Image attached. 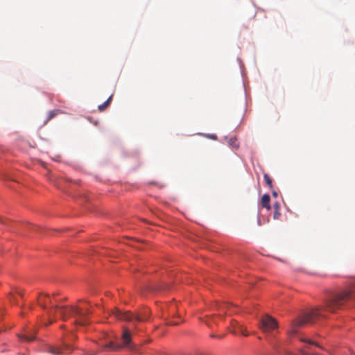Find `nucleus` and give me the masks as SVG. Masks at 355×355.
<instances>
[{"label": "nucleus", "mask_w": 355, "mask_h": 355, "mask_svg": "<svg viewBox=\"0 0 355 355\" xmlns=\"http://www.w3.org/2000/svg\"><path fill=\"white\" fill-rule=\"evenodd\" d=\"M227 306H228V305H227V304H224V305H223V306H221V309H222L223 310H225V309H226L227 308Z\"/></svg>", "instance_id": "nucleus-17"}, {"label": "nucleus", "mask_w": 355, "mask_h": 355, "mask_svg": "<svg viewBox=\"0 0 355 355\" xmlns=\"http://www.w3.org/2000/svg\"><path fill=\"white\" fill-rule=\"evenodd\" d=\"M322 317L321 309L319 308L313 309L305 313L302 317L296 320L293 323V329L290 331L291 335L297 334L296 327H300L308 323H313Z\"/></svg>", "instance_id": "nucleus-4"}, {"label": "nucleus", "mask_w": 355, "mask_h": 355, "mask_svg": "<svg viewBox=\"0 0 355 355\" xmlns=\"http://www.w3.org/2000/svg\"><path fill=\"white\" fill-rule=\"evenodd\" d=\"M179 323L178 322H169V324H171V325H177Z\"/></svg>", "instance_id": "nucleus-18"}, {"label": "nucleus", "mask_w": 355, "mask_h": 355, "mask_svg": "<svg viewBox=\"0 0 355 355\" xmlns=\"http://www.w3.org/2000/svg\"><path fill=\"white\" fill-rule=\"evenodd\" d=\"M60 113H61V111L60 110H51L48 113V116H47L46 120L45 121V123H46L49 121L51 120L53 118H54L55 116H57Z\"/></svg>", "instance_id": "nucleus-12"}, {"label": "nucleus", "mask_w": 355, "mask_h": 355, "mask_svg": "<svg viewBox=\"0 0 355 355\" xmlns=\"http://www.w3.org/2000/svg\"><path fill=\"white\" fill-rule=\"evenodd\" d=\"M17 294L20 296H22V293L21 291H17Z\"/></svg>", "instance_id": "nucleus-20"}, {"label": "nucleus", "mask_w": 355, "mask_h": 355, "mask_svg": "<svg viewBox=\"0 0 355 355\" xmlns=\"http://www.w3.org/2000/svg\"><path fill=\"white\" fill-rule=\"evenodd\" d=\"M273 208H274V210H275L274 211V214H273V218H274V219H278L279 217L281 215L279 204L278 202H275L273 205Z\"/></svg>", "instance_id": "nucleus-10"}, {"label": "nucleus", "mask_w": 355, "mask_h": 355, "mask_svg": "<svg viewBox=\"0 0 355 355\" xmlns=\"http://www.w3.org/2000/svg\"><path fill=\"white\" fill-rule=\"evenodd\" d=\"M112 96H110L106 101H105L103 104L101 105H99L98 108V110L101 111V112H103L105 110H106L108 106L110 105V103H111V101H112Z\"/></svg>", "instance_id": "nucleus-11"}, {"label": "nucleus", "mask_w": 355, "mask_h": 355, "mask_svg": "<svg viewBox=\"0 0 355 355\" xmlns=\"http://www.w3.org/2000/svg\"><path fill=\"white\" fill-rule=\"evenodd\" d=\"M263 178H264V180L266 182V184L270 187V188H272V179L268 175V174L267 173H265L263 175Z\"/></svg>", "instance_id": "nucleus-13"}, {"label": "nucleus", "mask_w": 355, "mask_h": 355, "mask_svg": "<svg viewBox=\"0 0 355 355\" xmlns=\"http://www.w3.org/2000/svg\"><path fill=\"white\" fill-rule=\"evenodd\" d=\"M63 350H64V348L61 347H49L48 352L53 354H55V355H59V354H62L63 353Z\"/></svg>", "instance_id": "nucleus-9"}, {"label": "nucleus", "mask_w": 355, "mask_h": 355, "mask_svg": "<svg viewBox=\"0 0 355 355\" xmlns=\"http://www.w3.org/2000/svg\"><path fill=\"white\" fill-rule=\"evenodd\" d=\"M51 302V298L47 294H41L37 298L38 304L46 311L49 318L58 313L63 320L71 318H74L73 323L76 325L85 326L89 323L88 315L91 313L89 309L74 306H65L59 305L49 307L48 306Z\"/></svg>", "instance_id": "nucleus-1"}, {"label": "nucleus", "mask_w": 355, "mask_h": 355, "mask_svg": "<svg viewBox=\"0 0 355 355\" xmlns=\"http://www.w3.org/2000/svg\"><path fill=\"white\" fill-rule=\"evenodd\" d=\"M300 340L302 341V342H304V343H309V344H311V345H316L318 347H320L318 344L314 343L311 340L302 338Z\"/></svg>", "instance_id": "nucleus-16"}, {"label": "nucleus", "mask_w": 355, "mask_h": 355, "mask_svg": "<svg viewBox=\"0 0 355 355\" xmlns=\"http://www.w3.org/2000/svg\"><path fill=\"white\" fill-rule=\"evenodd\" d=\"M0 222L2 223H4L5 222L3 221V220L0 217Z\"/></svg>", "instance_id": "nucleus-22"}, {"label": "nucleus", "mask_w": 355, "mask_h": 355, "mask_svg": "<svg viewBox=\"0 0 355 355\" xmlns=\"http://www.w3.org/2000/svg\"><path fill=\"white\" fill-rule=\"evenodd\" d=\"M15 300L14 298H12V295H10V301L12 302H15Z\"/></svg>", "instance_id": "nucleus-19"}, {"label": "nucleus", "mask_w": 355, "mask_h": 355, "mask_svg": "<svg viewBox=\"0 0 355 355\" xmlns=\"http://www.w3.org/2000/svg\"><path fill=\"white\" fill-rule=\"evenodd\" d=\"M259 327L263 331H270L277 327V322L273 318L266 315L260 320Z\"/></svg>", "instance_id": "nucleus-5"}, {"label": "nucleus", "mask_w": 355, "mask_h": 355, "mask_svg": "<svg viewBox=\"0 0 355 355\" xmlns=\"http://www.w3.org/2000/svg\"><path fill=\"white\" fill-rule=\"evenodd\" d=\"M101 347L104 351H117L118 349H121L122 346L116 345L114 343L110 341L107 344L103 345Z\"/></svg>", "instance_id": "nucleus-6"}, {"label": "nucleus", "mask_w": 355, "mask_h": 355, "mask_svg": "<svg viewBox=\"0 0 355 355\" xmlns=\"http://www.w3.org/2000/svg\"><path fill=\"white\" fill-rule=\"evenodd\" d=\"M112 314L119 320L135 323V322L146 321L149 316V311L148 309H145L137 314H133L130 311L123 312L121 310L116 309L113 311Z\"/></svg>", "instance_id": "nucleus-3"}, {"label": "nucleus", "mask_w": 355, "mask_h": 355, "mask_svg": "<svg viewBox=\"0 0 355 355\" xmlns=\"http://www.w3.org/2000/svg\"><path fill=\"white\" fill-rule=\"evenodd\" d=\"M64 347H65L66 349H70V347H69V345H64Z\"/></svg>", "instance_id": "nucleus-23"}, {"label": "nucleus", "mask_w": 355, "mask_h": 355, "mask_svg": "<svg viewBox=\"0 0 355 355\" xmlns=\"http://www.w3.org/2000/svg\"><path fill=\"white\" fill-rule=\"evenodd\" d=\"M272 195H273L274 196H277V192L273 191V192H272Z\"/></svg>", "instance_id": "nucleus-21"}, {"label": "nucleus", "mask_w": 355, "mask_h": 355, "mask_svg": "<svg viewBox=\"0 0 355 355\" xmlns=\"http://www.w3.org/2000/svg\"><path fill=\"white\" fill-rule=\"evenodd\" d=\"M122 340H123V345L128 347L131 341V333L127 328L123 329Z\"/></svg>", "instance_id": "nucleus-7"}, {"label": "nucleus", "mask_w": 355, "mask_h": 355, "mask_svg": "<svg viewBox=\"0 0 355 355\" xmlns=\"http://www.w3.org/2000/svg\"><path fill=\"white\" fill-rule=\"evenodd\" d=\"M20 338L22 340H26V341H32V340H34V336H28V335H26V334H24V335L21 336Z\"/></svg>", "instance_id": "nucleus-15"}, {"label": "nucleus", "mask_w": 355, "mask_h": 355, "mask_svg": "<svg viewBox=\"0 0 355 355\" xmlns=\"http://www.w3.org/2000/svg\"><path fill=\"white\" fill-rule=\"evenodd\" d=\"M234 333H241L245 336L248 335L247 333H245V329L244 328V327L240 324L238 325V329L235 330Z\"/></svg>", "instance_id": "nucleus-14"}, {"label": "nucleus", "mask_w": 355, "mask_h": 355, "mask_svg": "<svg viewBox=\"0 0 355 355\" xmlns=\"http://www.w3.org/2000/svg\"><path fill=\"white\" fill-rule=\"evenodd\" d=\"M352 297L349 289H345L333 293L325 302L323 309L331 313H336L341 309Z\"/></svg>", "instance_id": "nucleus-2"}, {"label": "nucleus", "mask_w": 355, "mask_h": 355, "mask_svg": "<svg viewBox=\"0 0 355 355\" xmlns=\"http://www.w3.org/2000/svg\"><path fill=\"white\" fill-rule=\"evenodd\" d=\"M270 197L268 194H264L261 200V205L263 207L266 208L267 210L271 209V206L270 205Z\"/></svg>", "instance_id": "nucleus-8"}]
</instances>
